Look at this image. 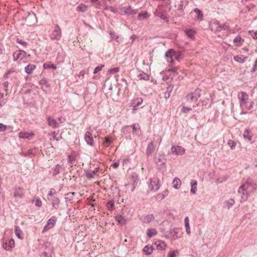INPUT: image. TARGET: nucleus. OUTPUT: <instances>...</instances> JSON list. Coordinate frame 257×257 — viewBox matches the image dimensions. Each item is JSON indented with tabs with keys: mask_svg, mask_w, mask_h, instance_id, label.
<instances>
[{
	"mask_svg": "<svg viewBox=\"0 0 257 257\" xmlns=\"http://www.w3.org/2000/svg\"><path fill=\"white\" fill-rule=\"evenodd\" d=\"M227 144L230 146L231 149L232 150L235 148L236 145V143L234 141L230 140L228 141Z\"/></svg>",
	"mask_w": 257,
	"mask_h": 257,
	"instance_id": "a19ab883",
	"label": "nucleus"
},
{
	"mask_svg": "<svg viewBox=\"0 0 257 257\" xmlns=\"http://www.w3.org/2000/svg\"><path fill=\"white\" fill-rule=\"evenodd\" d=\"M244 42V40L242 39L240 36H237L233 40V42L235 43L237 46H240L243 42Z\"/></svg>",
	"mask_w": 257,
	"mask_h": 257,
	"instance_id": "c756f323",
	"label": "nucleus"
},
{
	"mask_svg": "<svg viewBox=\"0 0 257 257\" xmlns=\"http://www.w3.org/2000/svg\"><path fill=\"white\" fill-rule=\"evenodd\" d=\"M154 245H156L157 249L160 250H164L167 247V244L164 241L161 240L156 241L154 243Z\"/></svg>",
	"mask_w": 257,
	"mask_h": 257,
	"instance_id": "f8f14e48",
	"label": "nucleus"
},
{
	"mask_svg": "<svg viewBox=\"0 0 257 257\" xmlns=\"http://www.w3.org/2000/svg\"><path fill=\"white\" fill-rule=\"evenodd\" d=\"M43 255H44V256L46 257L47 255V253L46 252H44L43 253Z\"/></svg>",
	"mask_w": 257,
	"mask_h": 257,
	"instance_id": "0e129e2a",
	"label": "nucleus"
},
{
	"mask_svg": "<svg viewBox=\"0 0 257 257\" xmlns=\"http://www.w3.org/2000/svg\"><path fill=\"white\" fill-rule=\"evenodd\" d=\"M84 72L83 71H81L80 72V75H81L82 76H84Z\"/></svg>",
	"mask_w": 257,
	"mask_h": 257,
	"instance_id": "bf43d9fd",
	"label": "nucleus"
},
{
	"mask_svg": "<svg viewBox=\"0 0 257 257\" xmlns=\"http://www.w3.org/2000/svg\"><path fill=\"white\" fill-rule=\"evenodd\" d=\"M35 205L36 206H38V207H40L42 205V202L40 200H38V199H37L36 201H35Z\"/></svg>",
	"mask_w": 257,
	"mask_h": 257,
	"instance_id": "8fccbe9b",
	"label": "nucleus"
},
{
	"mask_svg": "<svg viewBox=\"0 0 257 257\" xmlns=\"http://www.w3.org/2000/svg\"><path fill=\"white\" fill-rule=\"evenodd\" d=\"M178 69V68L177 67H173L172 68H170L168 70V71H170V72H174V73H177Z\"/></svg>",
	"mask_w": 257,
	"mask_h": 257,
	"instance_id": "de8ad7c7",
	"label": "nucleus"
},
{
	"mask_svg": "<svg viewBox=\"0 0 257 257\" xmlns=\"http://www.w3.org/2000/svg\"><path fill=\"white\" fill-rule=\"evenodd\" d=\"M194 107L193 106H190V105H188L187 106H186L183 105L182 106V111L183 113H187L189 111L192 110V109Z\"/></svg>",
	"mask_w": 257,
	"mask_h": 257,
	"instance_id": "c9c22d12",
	"label": "nucleus"
},
{
	"mask_svg": "<svg viewBox=\"0 0 257 257\" xmlns=\"http://www.w3.org/2000/svg\"><path fill=\"white\" fill-rule=\"evenodd\" d=\"M24 190L22 188L17 189L14 193V197L16 198H22L24 196Z\"/></svg>",
	"mask_w": 257,
	"mask_h": 257,
	"instance_id": "4be33fe9",
	"label": "nucleus"
},
{
	"mask_svg": "<svg viewBox=\"0 0 257 257\" xmlns=\"http://www.w3.org/2000/svg\"><path fill=\"white\" fill-rule=\"evenodd\" d=\"M243 138L247 139L248 141L252 140V136L249 135V132L248 130H246L243 134Z\"/></svg>",
	"mask_w": 257,
	"mask_h": 257,
	"instance_id": "f704fd0d",
	"label": "nucleus"
},
{
	"mask_svg": "<svg viewBox=\"0 0 257 257\" xmlns=\"http://www.w3.org/2000/svg\"><path fill=\"white\" fill-rule=\"evenodd\" d=\"M7 128V126L2 123H0V132H4L6 130Z\"/></svg>",
	"mask_w": 257,
	"mask_h": 257,
	"instance_id": "49530a36",
	"label": "nucleus"
},
{
	"mask_svg": "<svg viewBox=\"0 0 257 257\" xmlns=\"http://www.w3.org/2000/svg\"><path fill=\"white\" fill-rule=\"evenodd\" d=\"M257 66V61H255V64L254 66V68L253 69V70L252 71H255V67Z\"/></svg>",
	"mask_w": 257,
	"mask_h": 257,
	"instance_id": "13d9d810",
	"label": "nucleus"
},
{
	"mask_svg": "<svg viewBox=\"0 0 257 257\" xmlns=\"http://www.w3.org/2000/svg\"><path fill=\"white\" fill-rule=\"evenodd\" d=\"M46 230H46V226H45V227L43 229V232H44V231H46Z\"/></svg>",
	"mask_w": 257,
	"mask_h": 257,
	"instance_id": "680f3d73",
	"label": "nucleus"
},
{
	"mask_svg": "<svg viewBox=\"0 0 257 257\" xmlns=\"http://www.w3.org/2000/svg\"><path fill=\"white\" fill-rule=\"evenodd\" d=\"M238 97L240 99V105L241 107L245 108L247 110H249L252 108L253 105V102L252 101L249 102V105H247L248 97L247 94L245 92L242 91L239 93Z\"/></svg>",
	"mask_w": 257,
	"mask_h": 257,
	"instance_id": "f03ea898",
	"label": "nucleus"
},
{
	"mask_svg": "<svg viewBox=\"0 0 257 257\" xmlns=\"http://www.w3.org/2000/svg\"><path fill=\"white\" fill-rule=\"evenodd\" d=\"M46 66H47V64H45L44 65V67L45 68H46Z\"/></svg>",
	"mask_w": 257,
	"mask_h": 257,
	"instance_id": "338daca9",
	"label": "nucleus"
},
{
	"mask_svg": "<svg viewBox=\"0 0 257 257\" xmlns=\"http://www.w3.org/2000/svg\"><path fill=\"white\" fill-rule=\"evenodd\" d=\"M34 134L27 132H20L19 134V137L22 139H30L34 136Z\"/></svg>",
	"mask_w": 257,
	"mask_h": 257,
	"instance_id": "2eb2a0df",
	"label": "nucleus"
},
{
	"mask_svg": "<svg viewBox=\"0 0 257 257\" xmlns=\"http://www.w3.org/2000/svg\"><path fill=\"white\" fill-rule=\"evenodd\" d=\"M200 96L199 91L198 90H195L193 92L188 94L186 96V104L194 107Z\"/></svg>",
	"mask_w": 257,
	"mask_h": 257,
	"instance_id": "7ed1b4c3",
	"label": "nucleus"
},
{
	"mask_svg": "<svg viewBox=\"0 0 257 257\" xmlns=\"http://www.w3.org/2000/svg\"><path fill=\"white\" fill-rule=\"evenodd\" d=\"M153 247L152 246L146 245L143 248V251L147 255H150L153 253Z\"/></svg>",
	"mask_w": 257,
	"mask_h": 257,
	"instance_id": "bb28decb",
	"label": "nucleus"
},
{
	"mask_svg": "<svg viewBox=\"0 0 257 257\" xmlns=\"http://www.w3.org/2000/svg\"><path fill=\"white\" fill-rule=\"evenodd\" d=\"M115 219L116 220L119 222H121V221H122V220L123 219V217L121 215H119V216H116L115 217Z\"/></svg>",
	"mask_w": 257,
	"mask_h": 257,
	"instance_id": "3c124183",
	"label": "nucleus"
},
{
	"mask_svg": "<svg viewBox=\"0 0 257 257\" xmlns=\"http://www.w3.org/2000/svg\"><path fill=\"white\" fill-rule=\"evenodd\" d=\"M112 143V140L109 137H105L104 138V141L103 142V145L104 147H108L111 143Z\"/></svg>",
	"mask_w": 257,
	"mask_h": 257,
	"instance_id": "473e14b6",
	"label": "nucleus"
},
{
	"mask_svg": "<svg viewBox=\"0 0 257 257\" xmlns=\"http://www.w3.org/2000/svg\"><path fill=\"white\" fill-rule=\"evenodd\" d=\"M160 187V180L157 178H154L150 180L149 189L150 190L155 192Z\"/></svg>",
	"mask_w": 257,
	"mask_h": 257,
	"instance_id": "39448f33",
	"label": "nucleus"
},
{
	"mask_svg": "<svg viewBox=\"0 0 257 257\" xmlns=\"http://www.w3.org/2000/svg\"><path fill=\"white\" fill-rule=\"evenodd\" d=\"M155 219L154 216L153 214H148L145 217V221L148 223H149Z\"/></svg>",
	"mask_w": 257,
	"mask_h": 257,
	"instance_id": "4c0bfd02",
	"label": "nucleus"
},
{
	"mask_svg": "<svg viewBox=\"0 0 257 257\" xmlns=\"http://www.w3.org/2000/svg\"><path fill=\"white\" fill-rule=\"evenodd\" d=\"M15 246V242L14 239L11 238L4 244L3 247L6 250H11Z\"/></svg>",
	"mask_w": 257,
	"mask_h": 257,
	"instance_id": "9b49d317",
	"label": "nucleus"
},
{
	"mask_svg": "<svg viewBox=\"0 0 257 257\" xmlns=\"http://www.w3.org/2000/svg\"><path fill=\"white\" fill-rule=\"evenodd\" d=\"M121 11L124 14L133 15L136 14V12L130 7H123L121 9Z\"/></svg>",
	"mask_w": 257,
	"mask_h": 257,
	"instance_id": "4468645a",
	"label": "nucleus"
},
{
	"mask_svg": "<svg viewBox=\"0 0 257 257\" xmlns=\"http://www.w3.org/2000/svg\"><path fill=\"white\" fill-rule=\"evenodd\" d=\"M185 226L186 228V231L188 234H190L191 230L189 226V219L188 217H186L185 218Z\"/></svg>",
	"mask_w": 257,
	"mask_h": 257,
	"instance_id": "c85d7f7f",
	"label": "nucleus"
},
{
	"mask_svg": "<svg viewBox=\"0 0 257 257\" xmlns=\"http://www.w3.org/2000/svg\"><path fill=\"white\" fill-rule=\"evenodd\" d=\"M171 236L174 239L181 238L182 236L183 232L181 228H175L170 232Z\"/></svg>",
	"mask_w": 257,
	"mask_h": 257,
	"instance_id": "6e6552de",
	"label": "nucleus"
},
{
	"mask_svg": "<svg viewBox=\"0 0 257 257\" xmlns=\"http://www.w3.org/2000/svg\"><path fill=\"white\" fill-rule=\"evenodd\" d=\"M56 222V218L52 217L49 219V228L53 227Z\"/></svg>",
	"mask_w": 257,
	"mask_h": 257,
	"instance_id": "ea45409f",
	"label": "nucleus"
},
{
	"mask_svg": "<svg viewBox=\"0 0 257 257\" xmlns=\"http://www.w3.org/2000/svg\"><path fill=\"white\" fill-rule=\"evenodd\" d=\"M107 207L110 210H112L114 207V202L112 200L109 201L107 203Z\"/></svg>",
	"mask_w": 257,
	"mask_h": 257,
	"instance_id": "79ce46f5",
	"label": "nucleus"
},
{
	"mask_svg": "<svg viewBox=\"0 0 257 257\" xmlns=\"http://www.w3.org/2000/svg\"><path fill=\"white\" fill-rule=\"evenodd\" d=\"M230 201H231V204H233V203H234V200H232V199H231V200H230Z\"/></svg>",
	"mask_w": 257,
	"mask_h": 257,
	"instance_id": "e2e57ef3",
	"label": "nucleus"
},
{
	"mask_svg": "<svg viewBox=\"0 0 257 257\" xmlns=\"http://www.w3.org/2000/svg\"><path fill=\"white\" fill-rule=\"evenodd\" d=\"M49 125H51L53 124L54 125V126H55V121L53 119H51L50 118H49Z\"/></svg>",
	"mask_w": 257,
	"mask_h": 257,
	"instance_id": "603ef678",
	"label": "nucleus"
},
{
	"mask_svg": "<svg viewBox=\"0 0 257 257\" xmlns=\"http://www.w3.org/2000/svg\"><path fill=\"white\" fill-rule=\"evenodd\" d=\"M9 82L6 81L0 85V99L4 97V95H7L8 93V87Z\"/></svg>",
	"mask_w": 257,
	"mask_h": 257,
	"instance_id": "1a4fd4ad",
	"label": "nucleus"
},
{
	"mask_svg": "<svg viewBox=\"0 0 257 257\" xmlns=\"http://www.w3.org/2000/svg\"><path fill=\"white\" fill-rule=\"evenodd\" d=\"M143 102V99L141 98H136L133 99L131 102V105L133 107L135 108L140 105Z\"/></svg>",
	"mask_w": 257,
	"mask_h": 257,
	"instance_id": "f3484780",
	"label": "nucleus"
},
{
	"mask_svg": "<svg viewBox=\"0 0 257 257\" xmlns=\"http://www.w3.org/2000/svg\"><path fill=\"white\" fill-rule=\"evenodd\" d=\"M62 170V168L61 165H57L56 166L55 168H54L53 174L54 175H56L57 174H59L60 171H61Z\"/></svg>",
	"mask_w": 257,
	"mask_h": 257,
	"instance_id": "e433bc0d",
	"label": "nucleus"
},
{
	"mask_svg": "<svg viewBox=\"0 0 257 257\" xmlns=\"http://www.w3.org/2000/svg\"><path fill=\"white\" fill-rule=\"evenodd\" d=\"M173 86L169 85L167 89V91L164 93V97L165 98H168L170 96V92L172 91Z\"/></svg>",
	"mask_w": 257,
	"mask_h": 257,
	"instance_id": "72a5a7b5",
	"label": "nucleus"
},
{
	"mask_svg": "<svg viewBox=\"0 0 257 257\" xmlns=\"http://www.w3.org/2000/svg\"><path fill=\"white\" fill-rule=\"evenodd\" d=\"M157 234V231L155 228H149L147 230V235L149 238L155 236Z\"/></svg>",
	"mask_w": 257,
	"mask_h": 257,
	"instance_id": "a878e982",
	"label": "nucleus"
},
{
	"mask_svg": "<svg viewBox=\"0 0 257 257\" xmlns=\"http://www.w3.org/2000/svg\"><path fill=\"white\" fill-rule=\"evenodd\" d=\"M194 13L196 14V20L198 21H201L203 20V14L200 10L197 8H196L194 10Z\"/></svg>",
	"mask_w": 257,
	"mask_h": 257,
	"instance_id": "aec40b11",
	"label": "nucleus"
},
{
	"mask_svg": "<svg viewBox=\"0 0 257 257\" xmlns=\"http://www.w3.org/2000/svg\"><path fill=\"white\" fill-rule=\"evenodd\" d=\"M234 59L239 63H243L246 59V57L237 55L234 57Z\"/></svg>",
	"mask_w": 257,
	"mask_h": 257,
	"instance_id": "7c9ffc66",
	"label": "nucleus"
},
{
	"mask_svg": "<svg viewBox=\"0 0 257 257\" xmlns=\"http://www.w3.org/2000/svg\"><path fill=\"white\" fill-rule=\"evenodd\" d=\"M15 233L16 235L20 239H23V237L21 235L22 234V231L19 228L18 226H16L15 228Z\"/></svg>",
	"mask_w": 257,
	"mask_h": 257,
	"instance_id": "2f4dec72",
	"label": "nucleus"
},
{
	"mask_svg": "<svg viewBox=\"0 0 257 257\" xmlns=\"http://www.w3.org/2000/svg\"><path fill=\"white\" fill-rule=\"evenodd\" d=\"M160 17L161 19H164V20L167 19V17H166L165 16H164V15L161 16Z\"/></svg>",
	"mask_w": 257,
	"mask_h": 257,
	"instance_id": "4d7b16f0",
	"label": "nucleus"
},
{
	"mask_svg": "<svg viewBox=\"0 0 257 257\" xmlns=\"http://www.w3.org/2000/svg\"><path fill=\"white\" fill-rule=\"evenodd\" d=\"M173 187L175 189H179L181 186V180L177 177H175L172 181Z\"/></svg>",
	"mask_w": 257,
	"mask_h": 257,
	"instance_id": "a211bd4d",
	"label": "nucleus"
},
{
	"mask_svg": "<svg viewBox=\"0 0 257 257\" xmlns=\"http://www.w3.org/2000/svg\"><path fill=\"white\" fill-rule=\"evenodd\" d=\"M171 152L173 154L177 155H182L185 152V150L184 148L179 146H173L171 148Z\"/></svg>",
	"mask_w": 257,
	"mask_h": 257,
	"instance_id": "9d476101",
	"label": "nucleus"
},
{
	"mask_svg": "<svg viewBox=\"0 0 257 257\" xmlns=\"http://www.w3.org/2000/svg\"><path fill=\"white\" fill-rule=\"evenodd\" d=\"M61 31L60 29L58 27L55 28L53 32L51 34V38L54 39H59L61 37Z\"/></svg>",
	"mask_w": 257,
	"mask_h": 257,
	"instance_id": "ddd939ff",
	"label": "nucleus"
},
{
	"mask_svg": "<svg viewBox=\"0 0 257 257\" xmlns=\"http://www.w3.org/2000/svg\"><path fill=\"white\" fill-rule=\"evenodd\" d=\"M26 56V53L25 51L19 50L13 54L14 60L15 61H20L24 59Z\"/></svg>",
	"mask_w": 257,
	"mask_h": 257,
	"instance_id": "0eeeda50",
	"label": "nucleus"
},
{
	"mask_svg": "<svg viewBox=\"0 0 257 257\" xmlns=\"http://www.w3.org/2000/svg\"><path fill=\"white\" fill-rule=\"evenodd\" d=\"M52 68L53 69H56V67L54 64H49V68Z\"/></svg>",
	"mask_w": 257,
	"mask_h": 257,
	"instance_id": "6e6d98bb",
	"label": "nucleus"
},
{
	"mask_svg": "<svg viewBox=\"0 0 257 257\" xmlns=\"http://www.w3.org/2000/svg\"><path fill=\"white\" fill-rule=\"evenodd\" d=\"M119 162L117 161V162H116L115 163H114L112 165L113 167L114 168H116L118 167L119 166Z\"/></svg>",
	"mask_w": 257,
	"mask_h": 257,
	"instance_id": "864d4df0",
	"label": "nucleus"
},
{
	"mask_svg": "<svg viewBox=\"0 0 257 257\" xmlns=\"http://www.w3.org/2000/svg\"><path fill=\"white\" fill-rule=\"evenodd\" d=\"M119 71V69L117 67L114 68L113 69H111L108 71V73L109 74L111 73H117Z\"/></svg>",
	"mask_w": 257,
	"mask_h": 257,
	"instance_id": "a18cd8bd",
	"label": "nucleus"
},
{
	"mask_svg": "<svg viewBox=\"0 0 257 257\" xmlns=\"http://www.w3.org/2000/svg\"><path fill=\"white\" fill-rule=\"evenodd\" d=\"M149 17V15L147 12H143L140 13L138 16V19L140 21L147 19Z\"/></svg>",
	"mask_w": 257,
	"mask_h": 257,
	"instance_id": "cd10ccee",
	"label": "nucleus"
},
{
	"mask_svg": "<svg viewBox=\"0 0 257 257\" xmlns=\"http://www.w3.org/2000/svg\"><path fill=\"white\" fill-rule=\"evenodd\" d=\"M184 32L185 35L188 38L193 39L194 38L195 35L196 34V31L191 29H187L184 30Z\"/></svg>",
	"mask_w": 257,
	"mask_h": 257,
	"instance_id": "dca6fc26",
	"label": "nucleus"
},
{
	"mask_svg": "<svg viewBox=\"0 0 257 257\" xmlns=\"http://www.w3.org/2000/svg\"><path fill=\"white\" fill-rule=\"evenodd\" d=\"M197 182L196 181L192 180L191 182V188L190 191L193 194H196V193L197 192Z\"/></svg>",
	"mask_w": 257,
	"mask_h": 257,
	"instance_id": "393cba45",
	"label": "nucleus"
},
{
	"mask_svg": "<svg viewBox=\"0 0 257 257\" xmlns=\"http://www.w3.org/2000/svg\"><path fill=\"white\" fill-rule=\"evenodd\" d=\"M104 67V65H101L97 66L94 70L93 73L96 74L101 70L102 68Z\"/></svg>",
	"mask_w": 257,
	"mask_h": 257,
	"instance_id": "37998d69",
	"label": "nucleus"
},
{
	"mask_svg": "<svg viewBox=\"0 0 257 257\" xmlns=\"http://www.w3.org/2000/svg\"><path fill=\"white\" fill-rule=\"evenodd\" d=\"M98 1V0H90V2L91 3H95V2H96Z\"/></svg>",
	"mask_w": 257,
	"mask_h": 257,
	"instance_id": "052dcab7",
	"label": "nucleus"
},
{
	"mask_svg": "<svg viewBox=\"0 0 257 257\" xmlns=\"http://www.w3.org/2000/svg\"><path fill=\"white\" fill-rule=\"evenodd\" d=\"M53 138L54 139V140H57H57H58V138H57V137H56V136H57V134H56V133H55V132H54L53 133Z\"/></svg>",
	"mask_w": 257,
	"mask_h": 257,
	"instance_id": "5fc2aeb1",
	"label": "nucleus"
},
{
	"mask_svg": "<svg viewBox=\"0 0 257 257\" xmlns=\"http://www.w3.org/2000/svg\"><path fill=\"white\" fill-rule=\"evenodd\" d=\"M60 203V201L58 199H55L52 202V204L54 208H56Z\"/></svg>",
	"mask_w": 257,
	"mask_h": 257,
	"instance_id": "c03bdc74",
	"label": "nucleus"
},
{
	"mask_svg": "<svg viewBox=\"0 0 257 257\" xmlns=\"http://www.w3.org/2000/svg\"><path fill=\"white\" fill-rule=\"evenodd\" d=\"M183 58L181 52H176L173 49H169L165 54V59L169 66H172L174 63V59L180 62Z\"/></svg>",
	"mask_w": 257,
	"mask_h": 257,
	"instance_id": "f257e3e1",
	"label": "nucleus"
},
{
	"mask_svg": "<svg viewBox=\"0 0 257 257\" xmlns=\"http://www.w3.org/2000/svg\"><path fill=\"white\" fill-rule=\"evenodd\" d=\"M155 146L154 145L153 142L150 143L148 146L147 150H146V154L147 155H151L155 150Z\"/></svg>",
	"mask_w": 257,
	"mask_h": 257,
	"instance_id": "412c9836",
	"label": "nucleus"
},
{
	"mask_svg": "<svg viewBox=\"0 0 257 257\" xmlns=\"http://www.w3.org/2000/svg\"><path fill=\"white\" fill-rule=\"evenodd\" d=\"M93 131L90 128L84 135V139L88 145L92 147L94 146V140L93 138Z\"/></svg>",
	"mask_w": 257,
	"mask_h": 257,
	"instance_id": "423d86ee",
	"label": "nucleus"
},
{
	"mask_svg": "<svg viewBox=\"0 0 257 257\" xmlns=\"http://www.w3.org/2000/svg\"><path fill=\"white\" fill-rule=\"evenodd\" d=\"M250 185V183L248 182H246L244 184L242 185L238 189L239 192H242L243 195L247 194L246 193V189L248 187L249 185Z\"/></svg>",
	"mask_w": 257,
	"mask_h": 257,
	"instance_id": "6ab92c4d",
	"label": "nucleus"
},
{
	"mask_svg": "<svg viewBox=\"0 0 257 257\" xmlns=\"http://www.w3.org/2000/svg\"><path fill=\"white\" fill-rule=\"evenodd\" d=\"M76 10L79 13H84L88 10V6L83 4H81L76 7Z\"/></svg>",
	"mask_w": 257,
	"mask_h": 257,
	"instance_id": "5701e85b",
	"label": "nucleus"
},
{
	"mask_svg": "<svg viewBox=\"0 0 257 257\" xmlns=\"http://www.w3.org/2000/svg\"><path fill=\"white\" fill-rule=\"evenodd\" d=\"M165 192H166V193H167H167H168V190H166L165 191Z\"/></svg>",
	"mask_w": 257,
	"mask_h": 257,
	"instance_id": "69168bd1",
	"label": "nucleus"
},
{
	"mask_svg": "<svg viewBox=\"0 0 257 257\" xmlns=\"http://www.w3.org/2000/svg\"><path fill=\"white\" fill-rule=\"evenodd\" d=\"M179 254V251L177 250L170 251L169 252L168 257H176Z\"/></svg>",
	"mask_w": 257,
	"mask_h": 257,
	"instance_id": "58836bf2",
	"label": "nucleus"
},
{
	"mask_svg": "<svg viewBox=\"0 0 257 257\" xmlns=\"http://www.w3.org/2000/svg\"><path fill=\"white\" fill-rule=\"evenodd\" d=\"M36 68V66L34 64H30L27 66H26L25 68V72L28 74H31L33 72V70H34Z\"/></svg>",
	"mask_w": 257,
	"mask_h": 257,
	"instance_id": "b1692460",
	"label": "nucleus"
},
{
	"mask_svg": "<svg viewBox=\"0 0 257 257\" xmlns=\"http://www.w3.org/2000/svg\"><path fill=\"white\" fill-rule=\"evenodd\" d=\"M131 127L132 128H133V133H135V134H138V130L137 128L136 127V125L134 124H132L131 125Z\"/></svg>",
	"mask_w": 257,
	"mask_h": 257,
	"instance_id": "09e8293b",
	"label": "nucleus"
},
{
	"mask_svg": "<svg viewBox=\"0 0 257 257\" xmlns=\"http://www.w3.org/2000/svg\"><path fill=\"white\" fill-rule=\"evenodd\" d=\"M210 28L212 31L214 32H220L222 30H228V26L226 24H221L216 21L210 23Z\"/></svg>",
	"mask_w": 257,
	"mask_h": 257,
	"instance_id": "20e7f679",
	"label": "nucleus"
}]
</instances>
